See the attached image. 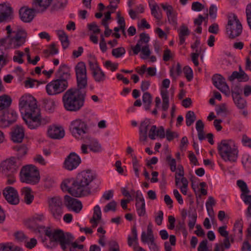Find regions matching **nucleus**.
Wrapping results in <instances>:
<instances>
[{
  "label": "nucleus",
  "instance_id": "nucleus-1",
  "mask_svg": "<svg viewBox=\"0 0 251 251\" xmlns=\"http://www.w3.org/2000/svg\"><path fill=\"white\" fill-rule=\"evenodd\" d=\"M96 175L91 170H84L75 177L64 179L61 184L62 190L75 197L87 196L92 193L90 185L96 179Z\"/></svg>",
  "mask_w": 251,
  "mask_h": 251
},
{
  "label": "nucleus",
  "instance_id": "nucleus-2",
  "mask_svg": "<svg viewBox=\"0 0 251 251\" xmlns=\"http://www.w3.org/2000/svg\"><path fill=\"white\" fill-rule=\"evenodd\" d=\"M18 108L28 127H39L43 122L41 109L37 100L32 95H22L19 99Z\"/></svg>",
  "mask_w": 251,
  "mask_h": 251
},
{
  "label": "nucleus",
  "instance_id": "nucleus-3",
  "mask_svg": "<svg viewBox=\"0 0 251 251\" xmlns=\"http://www.w3.org/2000/svg\"><path fill=\"white\" fill-rule=\"evenodd\" d=\"M45 233L50 240L49 244L45 243L47 248H52L60 245L62 250H65L69 247L70 251H76L77 249L81 250L83 248L82 245L76 242L71 243L68 235L60 229L46 228Z\"/></svg>",
  "mask_w": 251,
  "mask_h": 251
},
{
  "label": "nucleus",
  "instance_id": "nucleus-4",
  "mask_svg": "<svg viewBox=\"0 0 251 251\" xmlns=\"http://www.w3.org/2000/svg\"><path fill=\"white\" fill-rule=\"evenodd\" d=\"M218 151L221 158L226 162L233 163L239 156L238 144L232 139L222 140L218 144Z\"/></svg>",
  "mask_w": 251,
  "mask_h": 251
},
{
  "label": "nucleus",
  "instance_id": "nucleus-5",
  "mask_svg": "<svg viewBox=\"0 0 251 251\" xmlns=\"http://www.w3.org/2000/svg\"><path fill=\"white\" fill-rule=\"evenodd\" d=\"M27 37V33L25 29L23 28L15 29L11 35L0 40V46L5 49H18L25 43Z\"/></svg>",
  "mask_w": 251,
  "mask_h": 251
},
{
  "label": "nucleus",
  "instance_id": "nucleus-6",
  "mask_svg": "<svg viewBox=\"0 0 251 251\" xmlns=\"http://www.w3.org/2000/svg\"><path fill=\"white\" fill-rule=\"evenodd\" d=\"M75 71L77 80V87L68 89L65 93L66 95L82 94L84 93L83 90L87 85L86 68L84 63L80 62L76 65Z\"/></svg>",
  "mask_w": 251,
  "mask_h": 251
},
{
  "label": "nucleus",
  "instance_id": "nucleus-7",
  "mask_svg": "<svg viewBox=\"0 0 251 251\" xmlns=\"http://www.w3.org/2000/svg\"><path fill=\"white\" fill-rule=\"evenodd\" d=\"M21 182L26 184H36L40 180V172L33 164H27L22 167L19 173Z\"/></svg>",
  "mask_w": 251,
  "mask_h": 251
},
{
  "label": "nucleus",
  "instance_id": "nucleus-8",
  "mask_svg": "<svg viewBox=\"0 0 251 251\" xmlns=\"http://www.w3.org/2000/svg\"><path fill=\"white\" fill-rule=\"evenodd\" d=\"M62 99L66 110L75 112L83 106L85 97L84 95H63Z\"/></svg>",
  "mask_w": 251,
  "mask_h": 251
},
{
  "label": "nucleus",
  "instance_id": "nucleus-9",
  "mask_svg": "<svg viewBox=\"0 0 251 251\" xmlns=\"http://www.w3.org/2000/svg\"><path fill=\"white\" fill-rule=\"evenodd\" d=\"M69 130L74 138L78 140L81 139L88 131V123L84 119H75L70 122Z\"/></svg>",
  "mask_w": 251,
  "mask_h": 251
},
{
  "label": "nucleus",
  "instance_id": "nucleus-10",
  "mask_svg": "<svg viewBox=\"0 0 251 251\" xmlns=\"http://www.w3.org/2000/svg\"><path fill=\"white\" fill-rule=\"evenodd\" d=\"M242 25L237 17L232 14L228 18L227 25L226 26V33L229 38L234 39L239 36L242 32Z\"/></svg>",
  "mask_w": 251,
  "mask_h": 251
},
{
  "label": "nucleus",
  "instance_id": "nucleus-11",
  "mask_svg": "<svg viewBox=\"0 0 251 251\" xmlns=\"http://www.w3.org/2000/svg\"><path fill=\"white\" fill-rule=\"evenodd\" d=\"M19 168L17 160L14 156L7 157L0 162V170L4 174H17Z\"/></svg>",
  "mask_w": 251,
  "mask_h": 251
},
{
  "label": "nucleus",
  "instance_id": "nucleus-12",
  "mask_svg": "<svg viewBox=\"0 0 251 251\" xmlns=\"http://www.w3.org/2000/svg\"><path fill=\"white\" fill-rule=\"evenodd\" d=\"M68 86L67 80L58 78L48 83L46 90L48 94H59L64 92Z\"/></svg>",
  "mask_w": 251,
  "mask_h": 251
},
{
  "label": "nucleus",
  "instance_id": "nucleus-13",
  "mask_svg": "<svg viewBox=\"0 0 251 251\" xmlns=\"http://www.w3.org/2000/svg\"><path fill=\"white\" fill-rule=\"evenodd\" d=\"M18 117V113L15 109L11 108L5 110L0 114V126L3 127H8L16 122Z\"/></svg>",
  "mask_w": 251,
  "mask_h": 251
},
{
  "label": "nucleus",
  "instance_id": "nucleus-14",
  "mask_svg": "<svg viewBox=\"0 0 251 251\" xmlns=\"http://www.w3.org/2000/svg\"><path fill=\"white\" fill-rule=\"evenodd\" d=\"M46 135L49 138L60 140L65 135L64 127L58 124H52L47 126Z\"/></svg>",
  "mask_w": 251,
  "mask_h": 251
},
{
  "label": "nucleus",
  "instance_id": "nucleus-15",
  "mask_svg": "<svg viewBox=\"0 0 251 251\" xmlns=\"http://www.w3.org/2000/svg\"><path fill=\"white\" fill-rule=\"evenodd\" d=\"M3 195L9 203L12 205H17L19 203L20 195L15 188L11 186L6 187L3 190Z\"/></svg>",
  "mask_w": 251,
  "mask_h": 251
},
{
  "label": "nucleus",
  "instance_id": "nucleus-16",
  "mask_svg": "<svg viewBox=\"0 0 251 251\" xmlns=\"http://www.w3.org/2000/svg\"><path fill=\"white\" fill-rule=\"evenodd\" d=\"M81 161L80 156L74 152H71L65 158L63 167L68 171L76 169Z\"/></svg>",
  "mask_w": 251,
  "mask_h": 251
},
{
  "label": "nucleus",
  "instance_id": "nucleus-17",
  "mask_svg": "<svg viewBox=\"0 0 251 251\" xmlns=\"http://www.w3.org/2000/svg\"><path fill=\"white\" fill-rule=\"evenodd\" d=\"M49 208L54 218H58L61 214V208L63 205L61 198L59 196L48 199Z\"/></svg>",
  "mask_w": 251,
  "mask_h": 251
},
{
  "label": "nucleus",
  "instance_id": "nucleus-18",
  "mask_svg": "<svg viewBox=\"0 0 251 251\" xmlns=\"http://www.w3.org/2000/svg\"><path fill=\"white\" fill-rule=\"evenodd\" d=\"M134 97L136 99L134 106H141L145 110H149L153 105L151 95H134Z\"/></svg>",
  "mask_w": 251,
  "mask_h": 251
},
{
  "label": "nucleus",
  "instance_id": "nucleus-19",
  "mask_svg": "<svg viewBox=\"0 0 251 251\" xmlns=\"http://www.w3.org/2000/svg\"><path fill=\"white\" fill-rule=\"evenodd\" d=\"M169 98L168 95H158L154 99L155 107L151 113L156 115L158 109L166 111L169 107Z\"/></svg>",
  "mask_w": 251,
  "mask_h": 251
},
{
  "label": "nucleus",
  "instance_id": "nucleus-20",
  "mask_svg": "<svg viewBox=\"0 0 251 251\" xmlns=\"http://www.w3.org/2000/svg\"><path fill=\"white\" fill-rule=\"evenodd\" d=\"M191 185L192 189L196 195H205L207 194L206 189V184L204 182H201L195 176L190 177Z\"/></svg>",
  "mask_w": 251,
  "mask_h": 251
},
{
  "label": "nucleus",
  "instance_id": "nucleus-21",
  "mask_svg": "<svg viewBox=\"0 0 251 251\" xmlns=\"http://www.w3.org/2000/svg\"><path fill=\"white\" fill-rule=\"evenodd\" d=\"M64 204L70 210L76 213H79L83 207L80 201L68 195L64 197Z\"/></svg>",
  "mask_w": 251,
  "mask_h": 251
},
{
  "label": "nucleus",
  "instance_id": "nucleus-22",
  "mask_svg": "<svg viewBox=\"0 0 251 251\" xmlns=\"http://www.w3.org/2000/svg\"><path fill=\"white\" fill-rule=\"evenodd\" d=\"M153 125L150 119H146L142 121L139 127V139L141 142L146 141L149 132L151 131V127Z\"/></svg>",
  "mask_w": 251,
  "mask_h": 251
},
{
  "label": "nucleus",
  "instance_id": "nucleus-23",
  "mask_svg": "<svg viewBox=\"0 0 251 251\" xmlns=\"http://www.w3.org/2000/svg\"><path fill=\"white\" fill-rule=\"evenodd\" d=\"M135 207L138 215L140 217L146 215L145 201L141 191H138L136 193Z\"/></svg>",
  "mask_w": 251,
  "mask_h": 251
},
{
  "label": "nucleus",
  "instance_id": "nucleus-24",
  "mask_svg": "<svg viewBox=\"0 0 251 251\" xmlns=\"http://www.w3.org/2000/svg\"><path fill=\"white\" fill-rule=\"evenodd\" d=\"M25 136L24 127L21 125H16L13 127L10 132L11 140L14 143H21Z\"/></svg>",
  "mask_w": 251,
  "mask_h": 251
},
{
  "label": "nucleus",
  "instance_id": "nucleus-25",
  "mask_svg": "<svg viewBox=\"0 0 251 251\" xmlns=\"http://www.w3.org/2000/svg\"><path fill=\"white\" fill-rule=\"evenodd\" d=\"M35 8H28L26 7H23L19 10L20 19L25 23H30L32 21L35 16Z\"/></svg>",
  "mask_w": 251,
  "mask_h": 251
},
{
  "label": "nucleus",
  "instance_id": "nucleus-26",
  "mask_svg": "<svg viewBox=\"0 0 251 251\" xmlns=\"http://www.w3.org/2000/svg\"><path fill=\"white\" fill-rule=\"evenodd\" d=\"M213 84L223 93L228 92L229 88L224 77L220 75H214L212 78Z\"/></svg>",
  "mask_w": 251,
  "mask_h": 251
},
{
  "label": "nucleus",
  "instance_id": "nucleus-27",
  "mask_svg": "<svg viewBox=\"0 0 251 251\" xmlns=\"http://www.w3.org/2000/svg\"><path fill=\"white\" fill-rule=\"evenodd\" d=\"M12 12V8L8 3L0 4V23L6 21Z\"/></svg>",
  "mask_w": 251,
  "mask_h": 251
},
{
  "label": "nucleus",
  "instance_id": "nucleus-28",
  "mask_svg": "<svg viewBox=\"0 0 251 251\" xmlns=\"http://www.w3.org/2000/svg\"><path fill=\"white\" fill-rule=\"evenodd\" d=\"M150 40V37L148 34L145 33H142L140 34V39L135 46L131 47L134 55H137L141 50L142 46L149 45L148 44Z\"/></svg>",
  "mask_w": 251,
  "mask_h": 251
},
{
  "label": "nucleus",
  "instance_id": "nucleus-29",
  "mask_svg": "<svg viewBox=\"0 0 251 251\" xmlns=\"http://www.w3.org/2000/svg\"><path fill=\"white\" fill-rule=\"evenodd\" d=\"M141 241L145 244H148L155 240L153 234L152 225L150 224L147 226V231H143L141 236Z\"/></svg>",
  "mask_w": 251,
  "mask_h": 251
},
{
  "label": "nucleus",
  "instance_id": "nucleus-30",
  "mask_svg": "<svg viewBox=\"0 0 251 251\" xmlns=\"http://www.w3.org/2000/svg\"><path fill=\"white\" fill-rule=\"evenodd\" d=\"M163 9L166 11L168 20L170 23L176 24V13L174 10L173 7L167 3L161 4Z\"/></svg>",
  "mask_w": 251,
  "mask_h": 251
},
{
  "label": "nucleus",
  "instance_id": "nucleus-31",
  "mask_svg": "<svg viewBox=\"0 0 251 251\" xmlns=\"http://www.w3.org/2000/svg\"><path fill=\"white\" fill-rule=\"evenodd\" d=\"M53 0H34L33 7L37 12L45 11L50 5Z\"/></svg>",
  "mask_w": 251,
  "mask_h": 251
},
{
  "label": "nucleus",
  "instance_id": "nucleus-32",
  "mask_svg": "<svg viewBox=\"0 0 251 251\" xmlns=\"http://www.w3.org/2000/svg\"><path fill=\"white\" fill-rule=\"evenodd\" d=\"M165 131L162 126L157 127L155 125L151 127V131L149 132V137L154 140L158 138H163L165 137Z\"/></svg>",
  "mask_w": 251,
  "mask_h": 251
},
{
  "label": "nucleus",
  "instance_id": "nucleus-33",
  "mask_svg": "<svg viewBox=\"0 0 251 251\" xmlns=\"http://www.w3.org/2000/svg\"><path fill=\"white\" fill-rule=\"evenodd\" d=\"M102 218L101 208L99 205H96L93 208V215L90 220L92 226L96 227L100 223Z\"/></svg>",
  "mask_w": 251,
  "mask_h": 251
},
{
  "label": "nucleus",
  "instance_id": "nucleus-34",
  "mask_svg": "<svg viewBox=\"0 0 251 251\" xmlns=\"http://www.w3.org/2000/svg\"><path fill=\"white\" fill-rule=\"evenodd\" d=\"M21 195L23 197L25 203L30 204L34 200V193L31 189L28 187H25L21 189Z\"/></svg>",
  "mask_w": 251,
  "mask_h": 251
},
{
  "label": "nucleus",
  "instance_id": "nucleus-35",
  "mask_svg": "<svg viewBox=\"0 0 251 251\" xmlns=\"http://www.w3.org/2000/svg\"><path fill=\"white\" fill-rule=\"evenodd\" d=\"M56 76L61 79L67 80L70 77V70L65 65H61L56 73Z\"/></svg>",
  "mask_w": 251,
  "mask_h": 251
},
{
  "label": "nucleus",
  "instance_id": "nucleus-36",
  "mask_svg": "<svg viewBox=\"0 0 251 251\" xmlns=\"http://www.w3.org/2000/svg\"><path fill=\"white\" fill-rule=\"evenodd\" d=\"M127 244L129 246L133 249L135 247H138V236L137 230L135 228H133L131 230V234L129 235L127 238Z\"/></svg>",
  "mask_w": 251,
  "mask_h": 251
},
{
  "label": "nucleus",
  "instance_id": "nucleus-37",
  "mask_svg": "<svg viewBox=\"0 0 251 251\" xmlns=\"http://www.w3.org/2000/svg\"><path fill=\"white\" fill-rule=\"evenodd\" d=\"M12 102V99L9 95H0V111L9 107Z\"/></svg>",
  "mask_w": 251,
  "mask_h": 251
},
{
  "label": "nucleus",
  "instance_id": "nucleus-38",
  "mask_svg": "<svg viewBox=\"0 0 251 251\" xmlns=\"http://www.w3.org/2000/svg\"><path fill=\"white\" fill-rule=\"evenodd\" d=\"M235 79H237L240 81L247 79V75L245 72L241 70V67H240V71L239 72L237 71L233 72L232 75L228 77V79L230 81H233Z\"/></svg>",
  "mask_w": 251,
  "mask_h": 251
},
{
  "label": "nucleus",
  "instance_id": "nucleus-39",
  "mask_svg": "<svg viewBox=\"0 0 251 251\" xmlns=\"http://www.w3.org/2000/svg\"><path fill=\"white\" fill-rule=\"evenodd\" d=\"M190 34V31L188 28L185 25H182L178 30V34L179 38V42L181 45L185 42V36H188Z\"/></svg>",
  "mask_w": 251,
  "mask_h": 251
},
{
  "label": "nucleus",
  "instance_id": "nucleus-40",
  "mask_svg": "<svg viewBox=\"0 0 251 251\" xmlns=\"http://www.w3.org/2000/svg\"><path fill=\"white\" fill-rule=\"evenodd\" d=\"M232 98L235 104L238 108L243 109L246 106V101L241 95H233Z\"/></svg>",
  "mask_w": 251,
  "mask_h": 251
},
{
  "label": "nucleus",
  "instance_id": "nucleus-41",
  "mask_svg": "<svg viewBox=\"0 0 251 251\" xmlns=\"http://www.w3.org/2000/svg\"><path fill=\"white\" fill-rule=\"evenodd\" d=\"M68 3L67 0H57L52 5L50 10L51 12L63 9Z\"/></svg>",
  "mask_w": 251,
  "mask_h": 251
},
{
  "label": "nucleus",
  "instance_id": "nucleus-42",
  "mask_svg": "<svg viewBox=\"0 0 251 251\" xmlns=\"http://www.w3.org/2000/svg\"><path fill=\"white\" fill-rule=\"evenodd\" d=\"M174 172L176 173V183L177 185H178L180 183L181 178L184 177V170L183 167L181 164H178L176 167V170Z\"/></svg>",
  "mask_w": 251,
  "mask_h": 251
},
{
  "label": "nucleus",
  "instance_id": "nucleus-43",
  "mask_svg": "<svg viewBox=\"0 0 251 251\" xmlns=\"http://www.w3.org/2000/svg\"><path fill=\"white\" fill-rule=\"evenodd\" d=\"M242 228L243 222L242 220H238L236 221L234 225L233 230L235 234L238 236L241 239L242 238Z\"/></svg>",
  "mask_w": 251,
  "mask_h": 251
},
{
  "label": "nucleus",
  "instance_id": "nucleus-44",
  "mask_svg": "<svg viewBox=\"0 0 251 251\" xmlns=\"http://www.w3.org/2000/svg\"><path fill=\"white\" fill-rule=\"evenodd\" d=\"M57 35L61 42L63 48L66 49L69 46L68 37L63 30H58Z\"/></svg>",
  "mask_w": 251,
  "mask_h": 251
},
{
  "label": "nucleus",
  "instance_id": "nucleus-45",
  "mask_svg": "<svg viewBox=\"0 0 251 251\" xmlns=\"http://www.w3.org/2000/svg\"><path fill=\"white\" fill-rule=\"evenodd\" d=\"M92 75L96 82H103L105 79V75L101 69H99L94 72H92Z\"/></svg>",
  "mask_w": 251,
  "mask_h": 251
},
{
  "label": "nucleus",
  "instance_id": "nucleus-46",
  "mask_svg": "<svg viewBox=\"0 0 251 251\" xmlns=\"http://www.w3.org/2000/svg\"><path fill=\"white\" fill-rule=\"evenodd\" d=\"M204 124L201 120H198L196 124V128L198 133V137L200 140L204 139V133L203 132Z\"/></svg>",
  "mask_w": 251,
  "mask_h": 251
},
{
  "label": "nucleus",
  "instance_id": "nucleus-47",
  "mask_svg": "<svg viewBox=\"0 0 251 251\" xmlns=\"http://www.w3.org/2000/svg\"><path fill=\"white\" fill-rule=\"evenodd\" d=\"M242 164L247 170L251 169V155L248 153H244L242 159Z\"/></svg>",
  "mask_w": 251,
  "mask_h": 251
},
{
  "label": "nucleus",
  "instance_id": "nucleus-48",
  "mask_svg": "<svg viewBox=\"0 0 251 251\" xmlns=\"http://www.w3.org/2000/svg\"><path fill=\"white\" fill-rule=\"evenodd\" d=\"M89 150L94 152H100L103 151L101 145L97 141H92L89 145Z\"/></svg>",
  "mask_w": 251,
  "mask_h": 251
},
{
  "label": "nucleus",
  "instance_id": "nucleus-49",
  "mask_svg": "<svg viewBox=\"0 0 251 251\" xmlns=\"http://www.w3.org/2000/svg\"><path fill=\"white\" fill-rule=\"evenodd\" d=\"M113 197V191L109 190L106 191L100 200V204H104L106 201L110 200Z\"/></svg>",
  "mask_w": 251,
  "mask_h": 251
},
{
  "label": "nucleus",
  "instance_id": "nucleus-50",
  "mask_svg": "<svg viewBox=\"0 0 251 251\" xmlns=\"http://www.w3.org/2000/svg\"><path fill=\"white\" fill-rule=\"evenodd\" d=\"M17 157L22 158L25 156L28 151V148L26 145L23 144L19 146L17 149Z\"/></svg>",
  "mask_w": 251,
  "mask_h": 251
},
{
  "label": "nucleus",
  "instance_id": "nucleus-51",
  "mask_svg": "<svg viewBox=\"0 0 251 251\" xmlns=\"http://www.w3.org/2000/svg\"><path fill=\"white\" fill-rule=\"evenodd\" d=\"M37 244L36 239L34 238H28L27 237L24 243L25 247L28 249H32L34 248Z\"/></svg>",
  "mask_w": 251,
  "mask_h": 251
},
{
  "label": "nucleus",
  "instance_id": "nucleus-52",
  "mask_svg": "<svg viewBox=\"0 0 251 251\" xmlns=\"http://www.w3.org/2000/svg\"><path fill=\"white\" fill-rule=\"evenodd\" d=\"M169 242L170 243L167 241L164 243L165 251H172V248L171 246H175L176 245V237L173 235H170L169 236Z\"/></svg>",
  "mask_w": 251,
  "mask_h": 251
},
{
  "label": "nucleus",
  "instance_id": "nucleus-53",
  "mask_svg": "<svg viewBox=\"0 0 251 251\" xmlns=\"http://www.w3.org/2000/svg\"><path fill=\"white\" fill-rule=\"evenodd\" d=\"M117 202L114 201H112L105 205L103 209V212L107 213L109 211L115 212L116 210Z\"/></svg>",
  "mask_w": 251,
  "mask_h": 251
},
{
  "label": "nucleus",
  "instance_id": "nucleus-54",
  "mask_svg": "<svg viewBox=\"0 0 251 251\" xmlns=\"http://www.w3.org/2000/svg\"><path fill=\"white\" fill-rule=\"evenodd\" d=\"M196 115L193 111H189L186 115V124L187 126H190L196 120Z\"/></svg>",
  "mask_w": 251,
  "mask_h": 251
},
{
  "label": "nucleus",
  "instance_id": "nucleus-55",
  "mask_svg": "<svg viewBox=\"0 0 251 251\" xmlns=\"http://www.w3.org/2000/svg\"><path fill=\"white\" fill-rule=\"evenodd\" d=\"M166 160L170 166L171 171L172 172H174L176 170V160L172 157V156L168 155L166 157Z\"/></svg>",
  "mask_w": 251,
  "mask_h": 251
},
{
  "label": "nucleus",
  "instance_id": "nucleus-56",
  "mask_svg": "<svg viewBox=\"0 0 251 251\" xmlns=\"http://www.w3.org/2000/svg\"><path fill=\"white\" fill-rule=\"evenodd\" d=\"M141 53L140 57L142 59H145L147 58L151 54V51L149 49V45L142 46L141 47Z\"/></svg>",
  "mask_w": 251,
  "mask_h": 251
},
{
  "label": "nucleus",
  "instance_id": "nucleus-57",
  "mask_svg": "<svg viewBox=\"0 0 251 251\" xmlns=\"http://www.w3.org/2000/svg\"><path fill=\"white\" fill-rule=\"evenodd\" d=\"M237 185L241 191V194L245 193H250V190L248 186L245 182L242 180H238L237 181Z\"/></svg>",
  "mask_w": 251,
  "mask_h": 251
},
{
  "label": "nucleus",
  "instance_id": "nucleus-58",
  "mask_svg": "<svg viewBox=\"0 0 251 251\" xmlns=\"http://www.w3.org/2000/svg\"><path fill=\"white\" fill-rule=\"evenodd\" d=\"M25 224L27 228L33 230H36L38 227V224L33 220L32 217L25 220Z\"/></svg>",
  "mask_w": 251,
  "mask_h": 251
},
{
  "label": "nucleus",
  "instance_id": "nucleus-59",
  "mask_svg": "<svg viewBox=\"0 0 251 251\" xmlns=\"http://www.w3.org/2000/svg\"><path fill=\"white\" fill-rule=\"evenodd\" d=\"M150 6L151 7V14L155 19L157 20H160L161 16L158 13V10H159V7L157 4L154 3L152 5H151L150 3Z\"/></svg>",
  "mask_w": 251,
  "mask_h": 251
},
{
  "label": "nucleus",
  "instance_id": "nucleus-60",
  "mask_svg": "<svg viewBox=\"0 0 251 251\" xmlns=\"http://www.w3.org/2000/svg\"><path fill=\"white\" fill-rule=\"evenodd\" d=\"M180 182H181L182 185L179 187V189L183 195H186L188 192V182L185 177H182L181 178Z\"/></svg>",
  "mask_w": 251,
  "mask_h": 251
},
{
  "label": "nucleus",
  "instance_id": "nucleus-61",
  "mask_svg": "<svg viewBox=\"0 0 251 251\" xmlns=\"http://www.w3.org/2000/svg\"><path fill=\"white\" fill-rule=\"evenodd\" d=\"M56 104L53 100L47 101L45 104V108L46 110L49 113H52L54 111Z\"/></svg>",
  "mask_w": 251,
  "mask_h": 251
},
{
  "label": "nucleus",
  "instance_id": "nucleus-62",
  "mask_svg": "<svg viewBox=\"0 0 251 251\" xmlns=\"http://www.w3.org/2000/svg\"><path fill=\"white\" fill-rule=\"evenodd\" d=\"M171 75L172 76L174 75H179L181 73V65L179 63H177L176 64H174L171 71Z\"/></svg>",
  "mask_w": 251,
  "mask_h": 251
},
{
  "label": "nucleus",
  "instance_id": "nucleus-63",
  "mask_svg": "<svg viewBox=\"0 0 251 251\" xmlns=\"http://www.w3.org/2000/svg\"><path fill=\"white\" fill-rule=\"evenodd\" d=\"M216 111L217 115L223 117L226 116L228 112L227 108L225 104L216 108Z\"/></svg>",
  "mask_w": 251,
  "mask_h": 251
},
{
  "label": "nucleus",
  "instance_id": "nucleus-64",
  "mask_svg": "<svg viewBox=\"0 0 251 251\" xmlns=\"http://www.w3.org/2000/svg\"><path fill=\"white\" fill-rule=\"evenodd\" d=\"M15 245L12 243H7L0 244V251H13Z\"/></svg>",
  "mask_w": 251,
  "mask_h": 251
}]
</instances>
